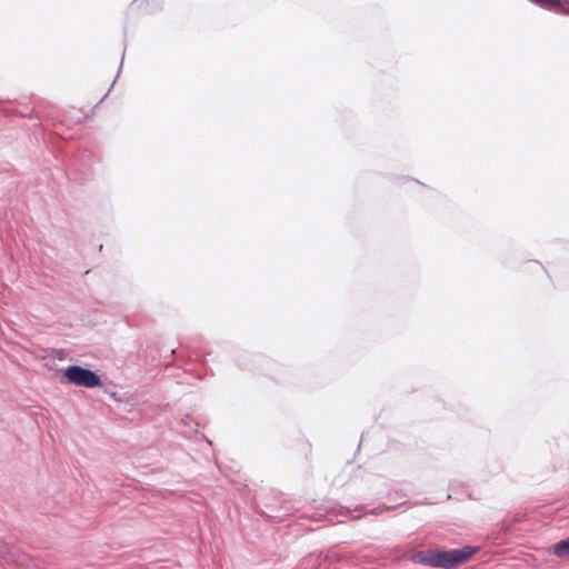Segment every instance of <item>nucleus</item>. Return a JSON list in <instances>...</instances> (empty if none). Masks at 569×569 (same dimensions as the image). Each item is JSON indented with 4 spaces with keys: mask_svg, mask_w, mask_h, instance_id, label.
<instances>
[{
    "mask_svg": "<svg viewBox=\"0 0 569 569\" xmlns=\"http://www.w3.org/2000/svg\"><path fill=\"white\" fill-rule=\"evenodd\" d=\"M552 552L558 557H565L569 555V539H563L552 547Z\"/></svg>",
    "mask_w": 569,
    "mask_h": 569,
    "instance_id": "obj_3",
    "label": "nucleus"
},
{
    "mask_svg": "<svg viewBox=\"0 0 569 569\" xmlns=\"http://www.w3.org/2000/svg\"><path fill=\"white\" fill-rule=\"evenodd\" d=\"M64 377L69 382L86 388L99 387L101 385L100 377L86 368L79 366H70L64 371Z\"/></svg>",
    "mask_w": 569,
    "mask_h": 569,
    "instance_id": "obj_2",
    "label": "nucleus"
},
{
    "mask_svg": "<svg viewBox=\"0 0 569 569\" xmlns=\"http://www.w3.org/2000/svg\"><path fill=\"white\" fill-rule=\"evenodd\" d=\"M476 552L472 547L463 549H453L448 551L421 550L412 556L415 563L430 566L435 568L450 569L466 562Z\"/></svg>",
    "mask_w": 569,
    "mask_h": 569,
    "instance_id": "obj_1",
    "label": "nucleus"
}]
</instances>
